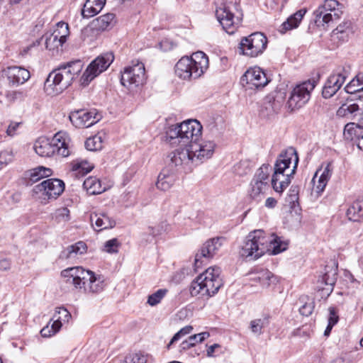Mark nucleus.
Wrapping results in <instances>:
<instances>
[{
  "label": "nucleus",
  "mask_w": 363,
  "mask_h": 363,
  "mask_svg": "<svg viewBox=\"0 0 363 363\" xmlns=\"http://www.w3.org/2000/svg\"><path fill=\"white\" fill-rule=\"evenodd\" d=\"M202 125L197 120H188L170 125L165 133V140L172 145H189L196 166L211 158L216 144L207 140L198 143L201 135Z\"/></svg>",
  "instance_id": "obj_1"
},
{
  "label": "nucleus",
  "mask_w": 363,
  "mask_h": 363,
  "mask_svg": "<svg viewBox=\"0 0 363 363\" xmlns=\"http://www.w3.org/2000/svg\"><path fill=\"white\" fill-rule=\"evenodd\" d=\"M288 242L272 234L267 237L263 230H257L250 232L245 238L240 250V255L250 260L257 259L267 251L272 255H277L286 250Z\"/></svg>",
  "instance_id": "obj_2"
},
{
  "label": "nucleus",
  "mask_w": 363,
  "mask_h": 363,
  "mask_svg": "<svg viewBox=\"0 0 363 363\" xmlns=\"http://www.w3.org/2000/svg\"><path fill=\"white\" fill-rule=\"evenodd\" d=\"M83 68L81 60L63 63L52 70L44 83V90L48 95L55 96L67 89Z\"/></svg>",
  "instance_id": "obj_3"
},
{
  "label": "nucleus",
  "mask_w": 363,
  "mask_h": 363,
  "mask_svg": "<svg viewBox=\"0 0 363 363\" xmlns=\"http://www.w3.org/2000/svg\"><path fill=\"white\" fill-rule=\"evenodd\" d=\"M61 275L67 284L73 285L77 289L83 290L86 294L100 293L105 286L101 277H96L93 272L81 267L64 269Z\"/></svg>",
  "instance_id": "obj_4"
},
{
  "label": "nucleus",
  "mask_w": 363,
  "mask_h": 363,
  "mask_svg": "<svg viewBox=\"0 0 363 363\" xmlns=\"http://www.w3.org/2000/svg\"><path fill=\"white\" fill-rule=\"evenodd\" d=\"M220 272L221 269L218 267L208 268L191 283L189 286L191 295L203 298L214 296L223 284Z\"/></svg>",
  "instance_id": "obj_5"
},
{
  "label": "nucleus",
  "mask_w": 363,
  "mask_h": 363,
  "mask_svg": "<svg viewBox=\"0 0 363 363\" xmlns=\"http://www.w3.org/2000/svg\"><path fill=\"white\" fill-rule=\"evenodd\" d=\"M208 68V57L202 51L191 57H182L174 67L175 74L182 79L191 80L200 77Z\"/></svg>",
  "instance_id": "obj_6"
},
{
  "label": "nucleus",
  "mask_w": 363,
  "mask_h": 363,
  "mask_svg": "<svg viewBox=\"0 0 363 363\" xmlns=\"http://www.w3.org/2000/svg\"><path fill=\"white\" fill-rule=\"evenodd\" d=\"M33 148L40 157L57 155L65 157L71 154L70 140L65 132L57 133L51 140L38 139L35 141Z\"/></svg>",
  "instance_id": "obj_7"
},
{
  "label": "nucleus",
  "mask_w": 363,
  "mask_h": 363,
  "mask_svg": "<svg viewBox=\"0 0 363 363\" xmlns=\"http://www.w3.org/2000/svg\"><path fill=\"white\" fill-rule=\"evenodd\" d=\"M216 15L223 28L229 34L235 32L240 23L242 13L240 6L235 2H225L217 8Z\"/></svg>",
  "instance_id": "obj_8"
},
{
  "label": "nucleus",
  "mask_w": 363,
  "mask_h": 363,
  "mask_svg": "<svg viewBox=\"0 0 363 363\" xmlns=\"http://www.w3.org/2000/svg\"><path fill=\"white\" fill-rule=\"evenodd\" d=\"M184 148H178L170 153L168 164L170 171L176 173H188L196 166L189 145L179 143Z\"/></svg>",
  "instance_id": "obj_9"
},
{
  "label": "nucleus",
  "mask_w": 363,
  "mask_h": 363,
  "mask_svg": "<svg viewBox=\"0 0 363 363\" xmlns=\"http://www.w3.org/2000/svg\"><path fill=\"white\" fill-rule=\"evenodd\" d=\"M69 34V26L67 23L61 21L57 23V28L52 33H46L40 39L36 40L30 45L28 46L23 51L27 52L32 47L38 46L40 44V40L45 38L46 49L55 50L67 41V38Z\"/></svg>",
  "instance_id": "obj_10"
},
{
  "label": "nucleus",
  "mask_w": 363,
  "mask_h": 363,
  "mask_svg": "<svg viewBox=\"0 0 363 363\" xmlns=\"http://www.w3.org/2000/svg\"><path fill=\"white\" fill-rule=\"evenodd\" d=\"M267 45V37L262 33L256 32L242 38L238 49L240 54L254 57L262 54Z\"/></svg>",
  "instance_id": "obj_11"
},
{
  "label": "nucleus",
  "mask_w": 363,
  "mask_h": 363,
  "mask_svg": "<svg viewBox=\"0 0 363 363\" xmlns=\"http://www.w3.org/2000/svg\"><path fill=\"white\" fill-rule=\"evenodd\" d=\"M271 167L269 164H262L255 172L249 189V195L255 201H260L266 190L269 188V178Z\"/></svg>",
  "instance_id": "obj_12"
},
{
  "label": "nucleus",
  "mask_w": 363,
  "mask_h": 363,
  "mask_svg": "<svg viewBox=\"0 0 363 363\" xmlns=\"http://www.w3.org/2000/svg\"><path fill=\"white\" fill-rule=\"evenodd\" d=\"M145 81V68L143 62H133L131 65L125 67L121 72V82L129 89L141 86Z\"/></svg>",
  "instance_id": "obj_13"
},
{
  "label": "nucleus",
  "mask_w": 363,
  "mask_h": 363,
  "mask_svg": "<svg viewBox=\"0 0 363 363\" xmlns=\"http://www.w3.org/2000/svg\"><path fill=\"white\" fill-rule=\"evenodd\" d=\"M112 53H106L97 57L86 67L80 79L81 85L87 86L95 77L105 71L113 61Z\"/></svg>",
  "instance_id": "obj_14"
},
{
  "label": "nucleus",
  "mask_w": 363,
  "mask_h": 363,
  "mask_svg": "<svg viewBox=\"0 0 363 363\" xmlns=\"http://www.w3.org/2000/svg\"><path fill=\"white\" fill-rule=\"evenodd\" d=\"M315 80L306 81L294 87L287 101L288 108L291 111L303 107L310 99L311 92L315 86Z\"/></svg>",
  "instance_id": "obj_15"
},
{
  "label": "nucleus",
  "mask_w": 363,
  "mask_h": 363,
  "mask_svg": "<svg viewBox=\"0 0 363 363\" xmlns=\"http://www.w3.org/2000/svg\"><path fill=\"white\" fill-rule=\"evenodd\" d=\"M298 164V157L294 147H289L283 150L274 164L275 179H277V177L281 175V171L295 174Z\"/></svg>",
  "instance_id": "obj_16"
},
{
  "label": "nucleus",
  "mask_w": 363,
  "mask_h": 363,
  "mask_svg": "<svg viewBox=\"0 0 363 363\" xmlns=\"http://www.w3.org/2000/svg\"><path fill=\"white\" fill-rule=\"evenodd\" d=\"M339 5L340 4L337 0H325L313 12L315 23L324 26V24H328L334 19H338L339 14L336 9Z\"/></svg>",
  "instance_id": "obj_17"
},
{
  "label": "nucleus",
  "mask_w": 363,
  "mask_h": 363,
  "mask_svg": "<svg viewBox=\"0 0 363 363\" xmlns=\"http://www.w3.org/2000/svg\"><path fill=\"white\" fill-rule=\"evenodd\" d=\"M223 237H217L208 240L203 244L200 250L195 255L194 267L195 270L202 264V259H211L220 250L224 241Z\"/></svg>",
  "instance_id": "obj_18"
},
{
  "label": "nucleus",
  "mask_w": 363,
  "mask_h": 363,
  "mask_svg": "<svg viewBox=\"0 0 363 363\" xmlns=\"http://www.w3.org/2000/svg\"><path fill=\"white\" fill-rule=\"evenodd\" d=\"M240 82L243 86L247 85L249 89H259L266 86L269 80L259 67H254L245 72L240 79Z\"/></svg>",
  "instance_id": "obj_19"
},
{
  "label": "nucleus",
  "mask_w": 363,
  "mask_h": 363,
  "mask_svg": "<svg viewBox=\"0 0 363 363\" xmlns=\"http://www.w3.org/2000/svg\"><path fill=\"white\" fill-rule=\"evenodd\" d=\"M65 189L64 182L58 179H48L34 187L35 193H42L48 199H56Z\"/></svg>",
  "instance_id": "obj_20"
},
{
  "label": "nucleus",
  "mask_w": 363,
  "mask_h": 363,
  "mask_svg": "<svg viewBox=\"0 0 363 363\" xmlns=\"http://www.w3.org/2000/svg\"><path fill=\"white\" fill-rule=\"evenodd\" d=\"M337 266H326L325 273L318 279L317 288L321 291L323 296H328L333 291L334 285L337 280Z\"/></svg>",
  "instance_id": "obj_21"
},
{
  "label": "nucleus",
  "mask_w": 363,
  "mask_h": 363,
  "mask_svg": "<svg viewBox=\"0 0 363 363\" xmlns=\"http://www.w3.org/2000/svg\"><path fill=\"white\" fill-rule=\"evenodd\" d=\"M69 118L72 123L78 128L90 127L99 120L96 113L84 109L72 112Z\"/></svg>",
  "instance_id": "obj_22"
},
{
  "label": "nucleus",
  "mask_w": 363,
  "mask_h": 363,
  "mask_svg": "<svg viewBox=\"0 0 363 363\" xmlns=\"http://www.w3.org/2000/svg\"><path fill=\"white\" fill-rule=\"evenodd\" d=\"M5 73L9 84L16 86L24 84L30 77L29 71L21 67H9Z\"/></svg>",
  "instance_id": "obj_23"
},
{
  "label": "nucleus",
  "mask_w": 363,
  "mask_h": 363,
  "mask_svg": "<svg viewBox=\"0 0 363 363\" xmlns=\"http://www.w3.org/2000/svg\"><path fill=\"white\" fill-rule=\"evenodd\" d=\"M333 170V164L331 162H329L323 169H319L315 172V176L313 178V182L315 186L317 192L320 193L323 191L328 182L331 177Z\"/></svg>",
  "instance_id": "obj_24"
},
{
  "label": "nucleus",
  "mask_w": 363,
  "mask_h": 363,
  "mask_svg": "<svg viewBox=\"0 0 363 363\" xmlns=\"http://www.w3.org/2000/svg\"><path fill=\"white\" fill-rule=\"evenodd\" d=\"M251 275V279L259 282L263 288H267L278 281L277 277L267 269H260Z\"/></svg>",
  "instance_id": "obj_25"
},
{
  "label": "nucleus",
  "mask_w": 363,
  "mask_h": 363,
  "mask_svg": "<svg viewBox=\"0 0 363 363\" xmlns=\"http://www.w3.org/2000/svg\"><path fill=\"white\" fill-rule=\"evenodd\" d=\"M90 220L91 225L95 226V230L98 231L112 228L116 225V221L106 213L91 215Z\"/></svg>",
  "instance_id": "obj_26"
},
{
  "label": "nucleus",
  "mask_w": 363,
  "mask_h": 363,
  "mask_svg": "<svg viewBox=\"0 0 363 363\" xmlns=\"http://www.w3.org/2000/svg\"><path fill=\"white\" fill-rule=\"evenodd\" d=\"M281 175L275 179V170L272 178V186L276 192L281 193L291 183V179L294 174L290 172H284L281 171Z\"/></svg>",
  "instance_id": "obj_27"
},
{
  "label": "nucleus",
  "mask_w": 363,
  "mask_h": 363,
  "mask_svg": "<svg viewBox=\"0 0 363 363\" xmlns=\"http://www.w3.org/2000/svg\"><path fill=\"white\" fill-rule=\"evenodd\" d=\"M175 172H169L167 169H163L159 174L156 186L157 189L162 191H167L174 184L176 177L174 176Z\"/></svg>",
  "instance_id": "obj_28"
},
{
  "label": "nucleus",
  "mask_w": 363,
  "mask_h": 363,
  "mask_svg": "<svg viewBox=\"0 0 363 363\" xmlns=\"http://www.w3.org/2000/svg\"><path fill=\"white\" fill-rule=\"evenodd\" d=\"M343 134L347 140H353L354 139H357V143H359V139L363 135V126L362 124V121H360L359 123H347L345 126Z\"/></svg>",
  "instance_id": "obj_29"
},
{
  "label": "nucleus",
  "mask_w": 363,
  "mask_h": 363,
  "mask_svg": "<svg viewBox=\"0 0 363 363\" xmlns=\"http://www.w3.org/2000/svg\"><path fill=\"white\" fill-rule=\"evenodd\" d=\"M306 13V10L305 9H302L291 15L281 24L280 32L284 33L287 30L296 28L300 24Z\"/></svg>",
  "instance_id": "obj_30"
},
{
  "label": "nucleus",
  "mask_w": 363,
  "mask_h": 363,
  "mask_svg": "<svg viewBox=\"0 0 363 363\" xmlns=\"http://www.w3.org/2000/svg\"><path fill=\"white\" fill-rule=\"evenodd\" d=\"M116 16L114 13H108L100 16L93 21L94 27L98 30H107L113 28L116 24Z\"/></svg>",
  "instance_id": "obj_31"
},
{
  "label": "nucleus",
  "mask_w": 363,
  "mask_h": 363,
  "mask_svg": "<svg viewBox=\"0 0 363 363\" xmlns=\"http://www.w3.org/2000/svg\"><path fill=\"white\" fill-rule=\"evenodd\" d=\"M83 187L90 195L99 194L106 190V188L101 186L100 180L94 177L86 178L84 181Z\"/></svg>",
  "instance_id": "obj_32"
},
{
  "label": "nucleus",
  "mask_w": 363,
  "mask_h": 363,
  "mask_svg": "<svg viewBox=\"0 0 363 363\" xmlns=\"http://www.w3.org/2000/svg\"><path fill=\"white\" fill-rule=\"evenodd\" d=\"M348 77L347 71L344 67L337 69L334 73L330 75L326 82L332 86L337 88L339 90L342 84L345 83V79Z\"/></svg>",
  "instance_id": "obj_33"
},
{
  "label": "nucleus",
  "mask_w": 363,
  "mask_h": 363,
  "mask_svg": "<svg viewBox=\"0 0 363 363\" xmlns=\"http://www.w3.org/2000/svg\"><path fill=\"white\" fill-rule=\"evenodd\" d=\"M348 77L347 71L344 67L337 69L334 73L330 75L326 82L332 86L337 88L339 90L342 84L345 83V79Z\"/></svg>",
  "instance_id": "obj_34"
},
{
  "label": "nucleus",
  "mask_w": 363,
  "mask_h": 363,
  "mask_svg": "<svg viewBox=\"0 0 363 363\" xmlns=\"http://www.w3.org/2000/svg\"><path fill=\"white\" fill-rule=\"evenodd\" d=\"M86 250V245L84 242L80 241L77 242L75 245L67 247L61 253V257L65 259H69L74 257L77 255H82Z\"/></svg>",
  "instance_id": "obj_35"
},
{
  "label": "nucleus",
  "mask_w": 363,
  "mask_h": 363,
  "mask_svg": "<svg viewBox=\"0 0 363 363\" xmlns=\"http://www.w3.org/2000/svg\"><path fill=\"white\" fill-rule=\"evenodd\" d=\"M347 216L350 220L359 221L363 218V203L354 201L347 209Z\"/></svg>",
  "instance_id": "obj_36"
},
{
  "label": "nucleus",
  "mask_w": 363,
  "mask_h": 363,
  "mask_svg": "<svg viewBox=\"0 0 363 363\" xmlns=\"http://www.w3.org/2000/svg\"><path fill=\"white\" fill-rule=\"evenodd\" d=\"M52 174V170L44 167H38L30 170L28 173L29 179L32 183L37 182L40 179L49 177Z\"/></svg>",
  "instance_id": "obj_37"
},
{
  "label": "nucleus",
  "mask_w": 363,
  "mask_h": 363,
  "mask_svg": "<svg viewBox=\"0 0 363 363\" xmlns=\"http://www.w3.org/2000/svg\"><path fill=\"white\" fill-rule=\"evenodd\" d=\"M85 147L90 151L100 150L103 147V140L101 136L96 135L91 138H89L85 141Z\"/></svg>",
  "instance_id": "obj_38"
},
{
  "label": "nucleus",
  "mask_w": 363,
  "mask_h": 363,
  "mask_svg": "<svg viewBox=\"0 0 363 363\" xmlns=\"http://www.w3.org/2000/svg\"><path fill=\"white\" fill-rule=\"evenodd\" d=\"M361 110L358 101L351 104H343L337 110V114L339 116L344 117L351 115L356 111Z\"/></svg>",
  "instance_id": "obj_39"
},
{
  "label": "nucleus",
  "mask_w": 363,
  "mask_h": 363,
  "mask_svg": "<svg viewBox=\"0 0 363 363\" xmlns=\"http://www.w3.org/2000/svg\"><path fill=\"white\" fill-rule=\"evenodd\" d=\"M282 106V101L268 96L265 99L264 107L270 113H277Z\"/></svg>",
  "instance_id": "obj_40"
},
{
  "label": "nucleus",
  "mask_w": 363,
  "mask_h": 363,
  "mask_svg": "<svg viewBox=\"0 0 363 363\" xmlns=\"http://www.w3.org/2000/svg\"><path fill=\"white\" fill-rule=\"evenodd\" d=\"M93 166L84 160H75L72 162V171L78 172L79 173L87 174L91 172Z\"/></svg>",
  "instance_id": "obj_41"
},
{
  "label": "nucleus",
  "mask_w": 363,
  "mask_h": 363,
  "mask_svg": "<svg viewBox=\"0 0 363 363\" xmlns=\"http://www.w3.org/2000/svg\"><path fill=\"white\" fill-rule=\"evenodd\" d=\"M148 359L147 354L135 353L127 355L120 363H147Z\"/></svg>",
  "instance_id": "obj_42"
},
{
  "label": "nucleus",
  "mask_w": 363,
  "mask_h": 363,
  "mask_svg": "<svg viewBox=\"0 0 363 363\" xmlns=\"http://www.w3.org/2000/svg\"><path fill=\"white\" fill-rule=\"evenodd\" d=\"M52 218L59 223L67 222L70 219L69 210L66 207L58 208L53 213Z\"/></svg>",
  "instance_id": "obj_43"
},
{
  "label": "nucleus",
  "mask_w": 363,
  "mask_h": 363,
  "mask_svg": "<svg viewBox=\"0 0 363 363\" xmlns=\"http://www.w3.org/2000/svg\"><path fill=\"white\" fill-rule=\"evenodd\" d=\"M167 289H158L156 292L150 295L147 298V303L151 306H155L157 305L162 299L165 296L167 293Z\"/></svg>",
  "instance_id": "obj_44"
},
{
  "label": "nucleus",
  "mask_w": 363,
  "mask_h": 363,
  "mask_svg": "<svg viewBox=\"0 0 363 363\" xmlns=\"http://www.w3.org/2000/svg\"><path fill=\"white\" fill-rule=\"evenodd\" d=\"M193 330V327L191 325H186L179 330L171 339L170 342L167 345V348L170 349L171 346L182 337L190 334Z\"/></svg>",
  "instance_id": "obj_45"
},
{
  "label": "nucleus",
  "mask_w": 363,
  "mask_h": 363,
  "mask_svg": "<svg viewBox=\"0 0 363 363\" xmlns=\"http://www.w3.org/2000/svg\"><path fill=\"white\" fill-rule=\"evenodd\" d=\"M250 162L248 161H240L234 165L233 172L239 176H244L250 172Z\"/></svg>",
  "instance_id": "obj_46"
},
{
  "label": "nucleus",
  "mask_w": 363,
  "mask_h": 363,
  "mask_svg": "<svg viewBox=\"0 0 363 363\" xmlns=\"http://www.w3.org/2000/svg\"><path fill=\"white\" fill-rule=\"evenodd\" d=\"M265 323H267L266 319H255L250 321V328L254 334L260 335L262 333V328Z\"/></svg>",
  "instance_id": "obj_47"
},
{
  "label": "nucleus",
  "mask_w": 363,
  "mask_h": 363,
  "mask_svg": "<svg viewBox=\"0 0 363 363\" xmlns=\"http://www.w3.org/2000/svg\"><path fill=\"white\" fill-rule=\"evenodd\" d=\"M168 224L167 222H161L158 225L155 226H149L147 228V232L149 235H152V238H155L160 234H162L163 232L166 231L167 230Z\"/></svg>",
  "instance_id": "obj_48"
},
{
  "label": "nucleus",
  "mask_w": 363,
  "mask_h": 363,
  "mask_svg": "<svg viewBox=\"0 0 363 363\" xmlns=\"http://www.w3.org/2000/svg\"><path fill=\"white\" fill-rule=\"evenodd\" d=\"M99 12L100 11L99 10H96L95 7L91 4L88 0H86L82 10V16L83 18H89L93 17Z\"/></svg>",
  "instance_id": "obj_49"
},
{
  "label": "nucleus",
  "mask_w": 363,
  "mask_h": 363,
  "mask_svg": "<svg viewBox=\"0 0 363 363\" xmlns=\"http://www.w3.org/2000/svg\"><path fill=\"white\" fill-rule=\"evenodd\" d=\"M120 242L117 238H113L104 243V250L108 253H116L118 252Z\"/></svg>",
  "instance_id": "obj_50"
},
{
  "label": "nucleus",
  "mask_w": 363,
  "mask_h": 363,
  "mask_svg": "<svg viewBox=\"0 0 363 363\" xmlns=\"http://www.w3.org/2000/svg\"><path fill=\"white\" fill-rule=\"evenodd\" d=\"M300 188L298 186H291L288 194V201L294 206L298 201Z\"/></svg>",
  "instance_id": "obj_51"
},
{
  "label": "nucleus",
  "mask_w": 363,
  "mask_h": 363,
  "mask_svg": "<svg viewBox=\"0 0 363 363\" xmlns=\"http://www.w3.org/2000/svg\"><path fill=\"white\" fill-rule=\"evenodd\" d=\"M55 314H57V318L63 323H67L71 318L70 313L64 307L57 308Z\"/></svg>",
  "instance_id": "obj_52"
},
{
  "label": "nucleus",
  "mask_w": 363,
  "mask_h": 363,
  "mask_svg": "<svg viewBox=\"0 0 363 363\" xmlns=\"http://www.w3.org/2000/svg\"><path fill=\"white\" fill-rule=\"evenodd\" d=\"M314 309V303L313 301L306 302L299 308V312L302 315L308 316L310 315Z\"/></svg>",
  "instance_id": "obj_53"
},
{
  "label": "nucleus",
  "mask_w": 363,
  "mask_h": 363,
  "mask_svg": "<svg viewBox=\"0 0 363 363\" xmlns=\"http://www.w3.org/2000/svg\"><path fill=\"white\" fill-rule=\"evenodd\" d=\"M13 159V153L11 150H4L0 152V165H6Z\"/></svg>",
  "instance_id": "obj_54"
},
{
  "label": "nucleus",
  "mask_w": 363,
  "mask_h": 363,
  "mask_svg": "<svg viewBox=\"0 0 363 363\" xmlns=\"http://www.w3.org/2000/svg\"><path fill=\"white\" fill-rule=\"evenodd\" d=\"M337 91V88L332 86L330 84H328V83L325 82L322 91V95L325 99H329L332 97Z\"/></svg>",
  "instance_id": "obj_55"
},
{
  "label": "nucleus",
  "mask_w": 363,
  "mask_h": 363,
  "mask_svg": "<svg viewBox=\"0 0 363 363\" xmlns=\"http://www.w3.org/2000/svg\"><path fill=\"white\" fill-rule=\"evenodd\" d=\"M346 33V30H344L343 27L342 26H338L335 30H333V35L332 36L333 40L338 39L341 41H345L347 40L348 36H344L343 34Z\"/></svg>",
  "instance_id": "obj_56"
},
{
  "label": "nucleus",
  "mask_w": 363,
  "mask_h": 363,
  "mask_svg": "<svg viewBox=\"0 0 363 363\" xmlns=\"http://www.w3.org/2000/svg\"><path fill=\"white\" fill-rule=\"evenodd\" d=\"M345 90L347 93L354 94L363 90V88H359V86H357V81L354 78L350 82L349 84L346 85V86L345 87Z\"/></svg>",
  "instance_id": "obj_57"
},
{
  "label": "nucleus",
  "mask_w": 363,
  "mask_h": 363,
  "mask_svg": "<svg viewBox=\"0 0 363 363\" xmlns=\"http://www.w3.org/2000/svg\"><path fill=\"white\" fill-rule=\"evenodd\" d=\"M329 317H328V323L333 325H335L339 320V316L337 315V311L335 308L330 307L329 308Z\"/></svg>",
  "instance_id": "obj_58"
},
{
  "label": "nucleus",
  "mask_w": 363,
  "mask_h": 363,
  "mask_svg": "<svg viewBox=\"0 0 363 363\" xmlns=\"http://www.w3.org/2000/svg\"><path fill=\"white\" fill-rule=\"evenodd\" d=\"M6 96L11 101L21 100L25 97V94L23 91H11L7 93Z\"/></svg>",
  "instance_id": "obj_59"
},
{
  "label": "nucleus",
  "mask_w": 363,
  "mask_h": 363,
  "mask_svg": "<svg viewBox=\"0 0 363 363\" xmlns=\"http://www.w3.org/2000/svg\"><path fill=\"white\" fill-rule=\"evenodd\" d=\"M194 338L195 336H189L187 339L183 340L179 345V351H186L194 347V343H191V342Z\"/></svg>",
  "instance_id": "obj_60"
},
{
  "label": "nucleus",
  "mask_w": 363,
  "mask_h": 363,
  "mask_svg": "<svg viewBox=\"0 0 363 363\" xmlns=\"http://www.w3.org/2000/svg\"><path fill=\"white\" fill-rule=\"evenodd\" d=\"M51 320H53L51 328L56 334L60 330L64 323L57 318V314H54Z\"/></svg>",
  "instance_id": "obj_61"
},
{
  "label": "nucleus",
  "mask_w": 363,
  "mask_h": 363,
  "mask_svg": "<svg viewBox=\"0 0 363 363\" xmlns=\"http://www.w3.org/2000/svg\"><path fill=\"white\" fill-rule=\"evenodd\" d=\"M192 336H195V338L193 339L191 343H194V346H195L197 343L203 342L206 338L209 337V333L207 332L201 333L199 334L193 335Z\"/></svg>",
  "instance_id": "obj_62"
},
{
  "label": "nucleus",
  "mask_w": 363,
  "mask_h": 363,
  "mask_svg": "<svg viewBox=\"0 0 363 363\" xmlns=\"http://www.w3.org/2000/svg\"><path fill=\"white\" fill-rule=\"evenodd\" d=\"M49 324L50 323L40 330V334L44 337H49L55 334V333L51 328V326L49 325Z\"/></svg>",
  "instance_id": "obj_63"
},
{
  "label": "nucleus",
  "mask_w": 363,
  "mask_h": 363,
  "mask_svg": "<svg viewBox=\"0 0 363 363\" xmlns=\"http://www.w3.org/2000/svg\"><path fill=\"white\" fill-rule=\"evenodd\" d=\"M91 4H92L96 10H99V11L104 8L106 0H88Z\"/></svg>",
  "instance_id": "obj_64"
}]
</instances>
